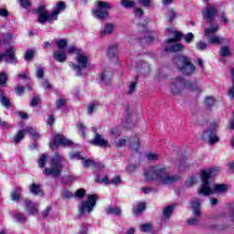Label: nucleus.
I'll use <instances>...</instances> for the list:
<instances>
[{"label": "nucleus", "instance_id": "obj_1", "mask_svg": "<svg viewBox=\"0 0 234 234\" xmlns=\"http://www.w3.org/2000/svg\"><path fill=\"white\" fill-rule=\"evenodd\" d=\"M218 167L208 168L201 171L202 186L197 190L198 195L207 197L215 193H226V191H228V186L224 184H216L213 186L209 183V178L217 176V175H218Z\"/></svg>", "mask_w": 234, "mask_h": 234}, {"label": "nucleus", "instance_id": "obj_2", "mask_svg": "<svg viewBox=\"0 0 234 234\" xmlns=\"http://www.w3.org/2000/svg\"><path fill=\"white\" fill-rule=\"evenodd\" d=\"M177 176H171L162 166H152L144 171V179L146 182L154 180L161 186H168L178 180Z\"/></svg>", "mask_w": 234, "mask_h": 234}, {"label": "nucleus", "instance_id": "obj_3", "mask_svg": "<svg viewBox=\"0 0 234 234\" xmlns=\"http://www.w3.org/2000/svg\"><path fill=\"white\" fill-rule=\"evenodd\" d=\"M65 8H67L65 2H58L54 5L53 12L49 14L47 12L45 5H40L36 11L38 23H53L54 21H58V16L61 12H64Z\"/></svg>", "mask_w": 234, "mask_h": 234}, {"label": "nucleus", "instance_id": "obj_4", "mask_svg": "<svg viewBox=\"0 0 234 234\" xmlns=\"http://www.w3.org/2000/svg\"><path fill=\"white\" fill-rule=\"evenodd\" d=\"M76 63L69 62V66L75 71L76 76H86L87 69L90 65L89 55L83 51H78L75 58Z\"/></svg>", "mask_w": 234, "mask_h": 234}, {"label": "nucleus", "instance_id": "obj_5", "mask_svg": "<svg viewBox=\"0 0 234 234\" xmlns=\"http://www.w3.org/2000/svg\"><path fill=\"white\" fill-rule=\"evenodd\" d=\"M65 164H67L65 157L58 154H55L51 159L50 167H46L43 173L48 176H54V178H58V176L61 175V171H63V165Z\"/></svg>", "mask_w": 234, "mask_h": 234}, {"label": "nucleus", "instance_id": "obj_6", "mask_svg": "<svg viewBox=\"0 0 234 234\" xmlns=\"http://www.w3.org/2000/svg\"><path fill=\"white\" fill-rule=\"evenodd\" d=\"M111 4L103 1H98L95 3V8L91 11V14L96 19H107V17H109L108 10H111Z\"/></svg>", "mask_w": 234, "mask_h": 234}, {"label": "nucleus", "instance_id": "obj_7", "mask_svg": "<svg viewBox=\"0 0 234 234\" xmlns=\"http://www.w3.org/2000/svg\"><path fill=\"white\" fill-rule=\"evenodd\" d=\"M98 201V196L96 195H89L85 201H82L79 205V211L80 215H90L92 211H94V207H96V202Z\"/></svg>", "mask_w": 234, "mask_h": 234}, {"label": "nucleus", "instance_id": "obj_8", "mask_svg": "<svg viewBox=\"0 0 234 234\" xmlns=\"http://www.w3.org/2000/svg\"><path fill=\"white\" fill-rule=\"evenodd\" d=\"M177 68L180 72L189 76L195 72V66L191 63V59L187 57L181 56L177 60Z\"/></svg>", "mask_w": 234, "mask_h": 234}, {"label": "nucleus", "instance_id": "obj_9", "mask_svg": "<svg viewBox=\"0 0 234 234\" xmlns=\"http://www.w3.org/2000/svg\"><path fill=\"white\" fill-rule=\"evenodd\" d=\"M216 32H218V25L215 24L214 26L205 29V36L208 37V43L210 45H222L224 38L215 35Z\"/></svg>", "mask_w": 234, "mask_h": 234}, {"label": "nucleus", "instance_id": "obj_10", "mask_svg": "<svg viewBox=\"0 0 234 234\" xmlns=\"http://www.w3.org/2000/svg\"><path fill=\"white\" fill-rule=\"evenodd\" d=\"M191 207L195 217L188 219V224L189 226H195L200 220V199L195 197L191 202Z\"/></svg>", "mask_w": 234, "mask_h": 234}, {"label": "nucleus", "instance_id": "obj_11", "mask_svg": "<svg viewBox=\"0 0 234 234\" xmlns=\"http://www.w3.org/2000/svg\"><path fill=\"white\" fill-rule=\"evenodd\" d=\"M3 58H5V63L16 65V63H17L16 48H14V47H9L4 53L0 54V61H3Z\"/></svg>", "mask_w": 234, "mask_h": 234}, {"label": "nucleus", "instance_id": "obj_12", "mask_svg": "<svg viewBox=\"0 0 234 234\" xmlns=\"http://www.w3.org/2000/svg\"><path fill=\"white\" fill-rule=\"evenodd\" d=\"M58 145H72V141L67 139L65 136L61 134L54 135V141L49 144V147L51 149H58Z\"/></svg>", "mask_w": 234, "mask_h": 234}, {"label": "nucleus", "instance_id": "obj_13", "mask_svg": "<svg viewBox=\"0 0 234 234\" xmlns=\"http://www.w3.org/2000/svg\"><path fill=\"white\" fill-rule=\"evenodd\" d=\"M217 129V124H211L210 130L205 132L203 133L204 140H207L209 145H213V144H217L218 142V136L215 134V130Z\"/></svg>", "mask_w": 234, "mask_h": 234}, {"label": "nucleus", "instance_id": "obj_14", "mask_svg": "<svg viewBox=\"0 0 234 234\" xmlns=\"http://www.w3.org/2000/svg\"><path fill=\"white\" fill-rule=\"evenodd\" d=\"M217 12H218L217 6L208 5L202 12L203 18L207 19V21H210L217 16Z\"/></svg>", "mask_w": 234, "mask_h": 234}, {"label": "nucleus", "instance_id": "obj_15", "mask_svg": "<svg viewBox=\"0 0 234 234\" xmlns=\"http://www.w3.org/2000/svg\"><path fill=\"white\" fill-rule=\"evenodd\" d=\"M92 145H99L101 147H111L109 141L101 138L100 133H95L93 140L90 142Z\"/></svg>", "mask_w": 234, "mask_h": 234}, {"label": "nucleus", "instance_id": "obj_16", "mask_svg": "<svg viewBox=\"0 0 234 234\" xmlns=\"http://www.w3.org/2000/svg\"><path fill=\"white\" fill-rule=\"evenodd\" d=\"M25 206H26V209L27 211V213H29V215H37L38 213V203H33L32 201L27 199L25 201Z\"/></svg>", "mask_w": 234, "mask_h": 234}, {"label": "nucleus", "instance_id": "obj_17", "mask_svg": "<svg viewBox=\"0 0 234 234\" xmlns=\"http://www.w3.org/2000/svg\"><path fill=\"white\" fill-rule=\"evenodd\" d=\"M186 87V80L184 79L179 78L177 80L171 85V90L173 94H178L180 92L181 89H184Z\"/></svg>", "mask_w": 234, "mask_h": 234}, {"label": "nucleus", "instance_id": "obj_18", "mask_svg": "<svg viewBox=\"0 0 234 234\" xmlns=\"http://www.w3.org/2000/svg\"><path fill=\"white\" fill-rule=\"evenodd\" d=\"M167 34L173 37L166 39V43H173L174 41H180V39H182V34L175 29V27L168 29Z\"/></svg>", "mask_w": 234, "mask_h": 234}, {"label": "nucleus", "instance_id": "obj_19", "mask_svg": "<svg viewBox=\"0 0 234 234\" xmlns=\"http://www.w3.org/2000/svg\"><path fill=\"white\" fill-rule=\"evenodd\" d=\"M53 58L55 61H58V63H64V61H67V53H65V50H58L53 53Z\"/></svg>", "mask_w": 234, "mask_h": 234}, {"label": "nucleus", "instance_id": "obj_20", "mask_svg": "<svg viewBox=\"0 0 234 234\" xmlns=\"http://www.w3.org/2000/svg\"><path fill=\"white\" fill-rule=\"evenodd\" d=\"M101 80L104 85H111V81L112 80V72L110 70L103 71L101 76Z\"/></svg>", "mask_w": 234, "mask_h": 234}, {"label": "nucleus", "instance_id": "obj_21", "mask_svg": "<svg viewBox=\"0 0 234 234\" xmlns=\"http://www.w3.org/2000/svg\"><path fill=\"white\" fill-rule=\"evenodd\" d=\"M30 193L33 195H37L39 197H43V190H41V186L36 183H33L29 187Z\"/></svg>", "mask_w": 234, "mask_h": 234}, {"label": "nucleus", "instance_id": "obj_22", "mask_svg": "<svg viewBox=\"0 0 234 234\" xmlns=\"http://www.w3.org/2000/svg\"><path fill=\"white\" fill-rule=\"evenodd\" d=\"M107 215H122V208L118 207H106Z\"/></svg>", "mask_w": 234, "mask_h": 234}, {"label": "nucleus", "instance_id": "obj_23", "mask_svg": "<svg viewBox=\"0 0 234 234\" xmlns=\"http://www.w3.org/2000/svg\"><path fill=\"white\" fill-rule=\"evenodd\" d=\"M82 165L84 167H98V165H100V163H96L92 159L82 158Z\"/></svg>", "mask_w": 234, "mask_h": 234}, {"label": "nucleus", "instance_id": "obj_24", "mask_svg": "<svg viewBox=\"0 0 234 234\" xmlns=\"http://www.w3.org/2000/svg\"><path fill=\"white\" fill-rule=\"evenodd\" d=\"M108 58H118V48L116 46H110L107 52Z\"/></svg>", "mask_w": 234, "mask_h": 234}, {"label": "nucleus", "instance_id": "obj_25", "mask_svg": "<svg viewBox=\"0 0 234 234\" xmlns=\"http://www.w3.org/2000/svg\"><path fill=\"white\" fill-rule=\"evenodd\" d=\"M145 211V203H139L133 207V215H141Z\"/></svg>", "mask_w": 234, "mask_h": 234}, {"label": "nucleus", "instance_id": "obj_26", "mask_svg": "<svg viewBox=\"0 0 234 234\" xmlns=\"http://www.w3.org/2000/svg\"><path fill=\"white\" fill-rule=\"evenodd\" d=\"M180 50H184V46L180 43L174 44L170 48H166L167 52H180Z\"/></svg>", "mask_w": 234, "mask_h": 234}, {"label": "nucleus", "instance_id": "obj_27", "mask_svg": "<svg viewBox=\"0 0 234 234\" xmlns=\"http://www.w3.org/2000/svg\"><path fill=\"white\" fill-rule=\"evenodd\" d=\"M21 187H16L11 193V200H19L21 198Z\"/></svg>", "mask_w": 234, "mask_h": 234}, {"label": "nucleus", "instance_id": "obj_28", "mask_svg": "<svg viewBox=\"0 0 234 234\" xmlns=\"http://www.w3.org/2000/svg\"><path fill=\"white\" fill-rule=\"evenodd\" d=\"M131 151H133V153H137L138 149H140V142L138 140V137H134L133 142L129 145Z\"/></svg>", "mask_w": 234, "mask_h": 234}, {"label": "nucleus", "instance_id": "obj_29", "mask_svg": "<svg viewBox=\"0 0 234 234\" xmlns=\"http://www.w3.org/2000/svg\"><path fill=\"white\" fill-rule=\"evenodd\" d=\"M0 101L4 107H10V101L8 100V98L5 97L3 90H0Z\"/></svg>", "mask_w": 234, "mask_h": 234}, {"label": "nucleus", "instance_id": "obj_30", "mask_svg": "<svg viewBox=\"0 0 234 234\" xmlns=\"http://www.w3.org/2000/svg\"><path fill=\"white\" fill-rule=\"evenodd\" d=\"M100 103L98 101H93L88 106V114H92L95 111H98Z\"/></svg>", "mask_w": 234, "mask_h": 234}, {"label": "nucleus", "instance_id": "obj_31", "mask_svg": "<svg viewBox=\"0 0 234 234\" xmlns=\"http://www.w3.org/2000/svg\"><path fill=\"white\" fill-rule=\"evenodd\" d=\"M19 80H25L27 83V90H33L32 84L30 83V79H28V76L27 73H21L18 75Z\"/></svg>", "mask_w": 234, "mask_h": 234}, {"label": "nucleus", "instance_id": "obj_32", "mask_svg": "<svg viewBox=\"0 0 234 234\" xmlns=\"http://www.w3.org/2000/svg\"><path fill=\"white\" fill-rule=\"evenodd\" d=\"M26 133H27V131H25V130L19 131L14 137V143L19 144V142H21V140H23L25 138Z\"/></svg>", "mask_w": 234, "mask_h": 234}, {"label": "nucleus", "instance_id": "obj_33", "mask_svg": "<svg viewBox=\"0 0 234 234\" xmlns=\"http://www.w3.org/2000/svg\"><path fill=\"white\" fill-rule=\"evenodd\" d=\"M173 209H175V205H170L164 209L163 215L165 218H169V217H171V214L173 213Z\"/></svg>", "mask_w": 234, "mask_h": 234}, {"label": "nucleus", "instance_id": "obj_34", "mask_svg": "<svg viewBox=\"0 0 234 234\" xmlns=\"http://www.w3.org/2000/svg\"><path fill=\"white\" fill-rule=\"evenodd\" d=\"M26 133H28L33 140H37L41 135L38 133L37 130L34 128H29L26 130Z\"/></svg>", "mask_w": 234, "mask_h": 234}, {"label": "nucleus", "instance_id": "obj_35", "mask_svg": "<svg viewBox=\"0 0 234 234\" xmlns=\"http://www.w3.org/2000/svg\"><path fill=\"white\" fill-rule=\"evenodd\" d=\"M112 30H114V25H112V24H106L104 26L103 30H101V34H103V35L112 34Z\"/></svg>", "mask_w": 234, "mask_h": 234}, {"label": "nucleus", "instance_id": "obj_36", "mask_svg": "<svg viewBox=\"0 0 234 234\" xmlns=\"http://www.w3.org/2000/svg\"><path fill=\"white\" fill-rule=\"evenodd\" d=\"M135 5V2L133 0H122L121 5L123 6V8H133Z\"/></svg>", "mask_w": 234, "mask_h": 234}, {"label": "nucleus", "instance_id": "obj_37", "mask_svg": "<svg viewBox=\"0 0 234 234\" xmlns=\"http://www.w3.org/2000/svg\"><path fill=\"white\" fill-rule=\"evenodd\" d=\"M151 229H153V224H151V223H144L140 226V230L143 233H149V231H151Z\"/></svg>", "mask_w": 234, "mask_h": 234}, {"label": "nucleus", "instance_id": "obj_38", "mask_svg": "<svg viewBox=\"0 0 234 234\" xmlns=\"http://www.w3.org/2000/svg\"><path fill=\"white\" fill-rule=\"evenodd\" d=\"M58 50H65L67 48V39H60L56 42Z\"/></svg>", "mask_w": 234, "mask_h": 234}, {"label": "nucleus", "instance_id": "obj_39", "mask_svg": "<svg viewBox=\"0 0 234 234\" xmlns=\"http://www.w3.org/2000/svg\"><path fill=\"white\" fill-rule=\"evenodd\" d=\"M178 14H176V12L173 9H169L167 14H166V17L167 19L170 21H173V19H176Z\"/></svg>", "mask_w": 234, "mask_h": 234}, {"label": "nucleus", "instance_id": "obj_40", "mask_svg": "<svg viewBox=\"0 0 234 234\" xmlns=\"http://www.w3.org/2000/svg\"><path fill=\"white\" fill-rule=\"evenodd\" d=\"M230 76H231L233 86L229 90V98H234V68L230 69Z\"/></svg>", "mask_w": 234, "mask_h": 234}, {"label": "nucleus", "instance_id": "obj_41", "mask_svg": "<svg viewBox=\"0 0 234 234\" xmlns=\"http://www.w3.org/2000/svg\"><path fill=\"white\" fill-rule=\"evenodd\" d=\"M219 54H220V56H222L223 58H227L228 56H230V55H231V51H229V48H228V47H223V48H220Z\"/></svg>", "mask_w": 234, "mask_h": 234}, {"label": "nucleus", "instance_id": "obj_42", "mask_svg": "<svg viewBox=\"0 0 234 234\" xmlns=\"http://www.w3.org/2000/svg\"><path fill=\"white\" fill-rule=\"evenodd\" d=\"M47 154H42L38 159V167H45V165H47Z\"/></svg>", "mask_w": 234, "mask_h": 234}, {"label": "nucleus", "instance_id": "obj_43", "mask_svg": "<svg viewBox=\"0 0 234 234\" xmlns=\"http://www.w3.org/2000/svg\"><path fill=\"white\" fill-rule=\"evenodd\" d=\"M127 139L121 138L114 143V147H125Z\"/></svg>", "mask_w": 234, "mask_h": 234}, {"label": "nucleus", "instance_id": "obj_44", "mask_svg": "<svg viewBox=\"0 0 234 234\" xmlns=\"http://www.w3.org/2000/svg\"><path fill=\"white\" fill-rule=\"evenodd\" d=\"M77 127L79 129V134H80V136L85 138V125L82 122H79L77 124Z\"/></svg>", "mask_w": 234, "mask_h": 234}, {"label": "nucleus", "instance_id": "obj_45", "mask_svg": "<svg viewBox=\"0 0 234 234\" xmlns=\"http://www.w3.org/2000/svg\"><path fill=\"white\" fill-rule=\"evenodd\" d=\"M185 184H186V187H191L192 186H195V184H197V179H196V177H188L186 180Z\"/></svg>", "mask_w": 234, "mask_h": 234}, {"label": "nucleus", "instance_id": "obj_46", "mask_svg": "<svg viewBox=\"0 0 234 234\" xmlns=\"http://www.w3.org/2000/svg\"><path fill=\"white\" fill-rule=\"evenodd\" d=\"M14 218L16 222H25L27 220V218H25V216L19 213H15Z\"/></svg>", "mask_w": 234, "mask_h": 234}, {"label": "nucleus", "instance_id": "obj_47", "mask_svg": "<svg viewBox=\"0 0 234 234\" xmlns=\"http://www.w3.org/2000/svg\"><path fill=\"white\" fill-rule=\"evenodd\" d=\"M67 52L68 54H76V56H78V52H83V51L76 48V47L74 46H71L68 48Z\"/></svg>", "mask_w": 234, "mask_h": 234}, {"label": "nucleus", "instance_id": "obj_48", "mask_svg": "<svg viewBox=\"0 0 234 234\" xmlns=\"http://www.w3.org/2000/svg\"><path fill=\"white\" fill-rule=\"evenodd\" d=\"M34 58V50L28 49L25 54V60L30 61Z\"/></svg>", "mask_w": 234, "mask_h": 234}, {"label": "nucleus", "instance_id": "obj_49", "mask_svg": "<svg viewBox=\"0 0 234 234\" xmlns=\"http://www.w3.org/2000/svg\"><path fill=\"white\" fill-rule=\"evenodd\" d=\"M85 193H87L85 189L80 188L75 192V197L77 198H83V197H85Z\"/></svg>", "mask_w": 234, "mask_h": 234}, {"label": "nucleus", "instance_id": "obj_50", "mask_svg": "<svg viewBox=\"0 0 234 234\" xmlns=\"http://www.w3.org/2000/svg\"><path fill=\"white\" fill-rule=\"evenodd\" d=\"M205 105L207 107H211L212 105H215V99L213 97H208L205 100Z\"/></svg>", "mask_w": 234, "mask_h": 234}, {"label": "nucleus", "instance_id": "obj_51", "mask_svg": "<svg viewBox=\"0 0 234 234\" xmlns=\"http://www.w3.org/2000/svg\"><path fill=\"white\" fill-rule=\"evenodd\" d=\"M197 50H206V48H207V44L202 42V41H199L197 43L196 45Z\"/></svg>", "mask_w": 234, "mask_h": 234}, {"label": "nucleus", "instance_id": "obj_52", "mask_svg": "<svg viewBox=\"0 0 234 234\" xmlns=\"http://www.w3.org/2000/svg\"><path fill=\"white\" fill-rule=\"evenodd\" d=\"M110 134H112L113 138H118V136H120L122 133L120 132V129L114 128L110 132Z\"/></svg>", "mask_w": 234, "mask_h": 234}, {"label": "nucleus", "instance_id": "obj_53", "mask_svg": "<svg viewBox=\"0 0 234 234\" xmlns=\"http://www.w3.org/2000/svg\"><path fill=\"white\" fill-rule=\"evenodd\" d=\"M61 195H62V197L64 198H72L73 197V194L67 189L62 190Z\"/></svg>", "mask_w": 234, "mask_h": 234}, {"label": "nucleus", "instance_id": "obj_54", "mask_svg": "<svg viewBox=\"0 0 234 234\" xmlns=\"http://www.w3.org/2000/svg\"><path fill=\"white\" fill-rule=\"evenodd\" d=\"M44 74H45V70L43 69V68L38 67V68L37 69V77L39 80H41V79H43Z\"/></svg>", "mask_w": 234, "mask_h": 234}, {"label": "nucleus", "instance_id": "obj_55", "mask_svg": "<svg viewBox=\"0 0 234 234\" xmlns=\"http://www.w3.org/2000/svg\"><path fill=\"white\" fill-rule=\"evenodd\" d=\"M67 103V101L64 98H60L57 101V107L58 109H61Z\"/></svg>", "mask_w": 234, "mask_h": 234}, {"label": "nucleus", "instance_id": "obj_56", "mask_svg": "<svg viewBox=\"0 0 234 234\" xmlns=\"http://www.w3.org/2000/svg\"><path fill=\"white\" fill-rule=\"evenodd\" d=\"M50 211H51V207L50 206L47 207L46 209L42 211V218H47V217L50 215Z\"/></svg>", "mask_w": 234, "mask_h": 234}, {"label": "nucleus", "instance_id": "obj_57", "mask_svg": "<svg viewBox=\"0 0 234 234\" xmlns=\"http://www.w3.org/2000/svg\"><path fill=\"white\" fill-rule=\"evenodd\" d=\"M6 80H8L6 74L0 73V85H5V83H6Z\"/></svg>", "mask_w": 234, "mask_h": 234}, {"label": "nucleus", "instance_id": "obj_58", "mask_svg": "<svg viewBox=\"0 0 234 234\" xmlns=\"http://www.w3.org/2000/svg\"><path fill=\"white\" fill-rule=\"evenodd\" d=\"M15 90L18 96H21V94H23V92H25V87L18 85L16 87Z\"/></svg>", "mask_w": 234, "mask_h": 234}, {"label": "nucleus", "instance_id": "obj_59", "mask_svg": "<svg viewBox=\"0 0 234 234\" xmlns=\"http://www.w3.org/2000/svg\"><path fill=\"white\" fill-rule=\"evenodd\" d=\"M146 157L148 158V160H158L159 158L158 154L153 153H148L146 154Z\"/></svg>", "mask_w": 234, "mask_h": 234}, {"label": "nucleus", "instance_id": "obj_60", "mask_svg": "<svg viewBox=\"0 0 234 234\" xmlns=\"http://www.w3.org/2000/svg\"><path fill=\"white\" fill-rule=\"evenodd\" d=\"M193 33H188L184 37L185 41H186V43H191V41H193Z\"/></svg>", "mask_w": 234, "mask_h": 234}, {"label": "nucleus", "instance_id": "obj_61", "mask_svg": "<svg viewBox=\"0 0 234 234\" xmlns=\"http://www.w3.org/2000/svg\"><path fill=\"white\" fill-rule=\"evenodd\" d=\"M122 179L120 178V176H115L111 180V184H113V186H118L119 184H121Z\"/></svg>", "mask_w": 234, "mask_h": 234}, {"label": "nucleus", "instance_id": "obj_62", "mask_svg": "<svg viewBox=\"0 0 234 234\" xmlns=\"http://www.w3.org/2000/svg\"><path fill=\"white\" fill-rule=\"evenodd\" d=\"M139 5H142V6L149 7L151 5V0H138Z\"/></svg>", "mask_w": 234, "mask_h": 234}, {"label": "nucleus", "instance_id": "obj_63", "mask_svg": "<svg viewBox=\"0 0 234 234\" xmlns=\"http://www.w3.org/2000/svg\"><path fill=\"white\" fill-rule=\"evenodd\" d=\"M20 5L23 8H28L30 6V1L28 0H20Z\"/></svg>", "mask_w": 234, "mask_h": 234}, {"label": "nucleus", "instance_id": "obj_64", "mask_svg": "<svg viewBox=\"0 0 234 234\" xmlns=\"http://www.w3.org/2000/svg\"><path fill=\"white\" fill-rule=\"evenodd\" d=\"M136 90V82H131L129 86V93L133 94Z\"/></svg>", "mask_w": 234, "mask_h": 234}]
</instances>
